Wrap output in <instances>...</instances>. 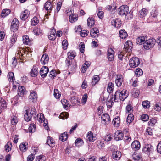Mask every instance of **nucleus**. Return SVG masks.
Returning <instances> with one entry per match:
<instances>
[{"label": "nucleus", "mask_w": 161, "mask_h": 161, "mask_svg": "<svg viewBox=\"0 0 161 161\" xmlns=\"http://www.w3.org/2000/svg\"><path fill=\"white\" fill-rule=\"evenodd\" d=\"M128 92L126 90H123L121 91L119 89L117 90L114 96V101L116 102H119V100L123 101L128 97Z\"/></svg>", "instance_id": "1"}, {"label": "nucleus", "mask_w": 161, "mask_h": 161, "mask_svg": "<svg viewBox=\"0 0 161 161\" xmlns=\"http://www.w3.org/2000/svg\"><path fill=\"white\" fill-rule=\"evenodd\" d=\"M118 14L122 16L125 15V16L129 14L132 15L133 11H129V8L127 5H122L120 6L118 9Z\"/></svg>", "instance_id": "2"}, {"label": "nucleus", "mask_w": 161, "mask_h": 161, "mask_svg": "<svg viewBox=\"0 0 161 161\" xmlns=\"http://www.w3.org/2000/svg\"><path fill=\"white\" fill-rule=\"evenodd\" d=\"M65 63L68 69L73 73L75 72L77 68V62L75 60H70L66 59Z\"/></svg>", "instance_id": "3"}, {"label": "nucleus", "mask_w": 161, "mask_h": 161, "mask_svg": "<svg viewBox=\"0 0 161 161\" xmlns=\"http://www.w3.org/2000/svg\"><path fill=\"white\" fill-rule=\"evenodd\" d=\"M112 156L113 159L116 160H119L121 157V152L117 150L116 147L114 146H112L110 148Z\"/></svg>", "instance_id": "4"}, {"label": "nucleus", "mask_w": 161, "mask_h": 161, "mask_svg": "<svg viewBox=\"0 0 161 161\" xmlns=\"http://www.w3.org/2000/svg\"><path fill=\"white\" fill-rule=\"evenodd\" d=\"M156 43V40L153 37L147 39L146 43L143 45V48L144 49L147 50L150 49L152 48L155 45Z\"/></svg>", "instance_id": "5"}, {"label": "nucleus", "mask_w": 161, "mask_h": 161, "mask_svg": "<svg viewBox=\"0 0 161 161\" xmlns=\"http://www.w3.org/2000/svg\"><path fill=\"white\" fill-rule=\"evenodd\" d=\"M140 63L139 58L137 57H133L129 61V65L131 68H135L137 67Z\"/></svg>", "instance_id": "6"}, {"label": "nucleus", "mask_w": 161, "mask_h": 161, "mask_svg": "<svg viewBox=\"0 0 161 161\" xmlns=\"http://www.w3.org/2000/svg\"><path fill=\"white\" fill-rule=\"evenodd\" d=\"M30 94L28 97L30 101L33 103L37 101L38 96L36 91L31 90L30 92Z\"/></svg>", "instance_id": "7"}, {"label": "nucleus", "mask_w": 161, "mask_h": 161, "mask_svg": "<svg viewBox=\"0 0 161 161\" xmlns=\"http://www.w3.org/2000/svg\"><path fill=\"white\" fill-rule=\"evenodd\" d=\"M19 22L16 18L13 19L11 22L10 29L14 32L17 31L19 27Z\"/></svg>", "instance_id": "8"}, {"label": "nucleus", "mask_w": 161, "mask_h": 161, "mask_svg": "<svg viewBox=\"0 0 161 161\" xmlns=\"http://www.w3.org/2000/svg\"><path fill=\"white\" fill-rule=\"evenodd\" d=\"M153 151V147L150 144H146L142 149V152L148 155H149Z\"/></svg>", "instance_id": "9"}, {"label": "nucleus", "mask_w": 161, "mask_h": 161, "mask_svg": "<svg viewBox=\"0 0 161 161\" xmlns=\"http://www.w3.org/2000/svg\"><path fill=\"white\" fill-rule=\"evenodd\" d=\"M114 137V139L116 141L121 140L123 139L124 133L121 130H117L115 132Z\"/></svg>", "instance_id": "10"}, {"label": "nucleus", "mask_w": 161, "mask_h": 161, "mask_svg": "<svg viewBox=\"0 0 161 161\" xmlns=\"http://www.w3.org/2000/svg\"><path fill=\"white\" fill-rule=\"evenodd\" d=\"M115 77V83L116 86L118 87L121 86L124 80L123 76L121 74H118Z\"/></svg>", "instance_id": "11"}, {"label": "nucleus", "mask_w": 161, "mask_h": 161, "mask_svg": "<svg viewBox=\"0 0 161 161\" xmlns=\"http://www.w3.org/2000/svg\"><path fill=\"white\" fill-rule=\"evenodd\" d=\"M147 37L146 36L142 35L137 37L136 40V42L137 44L139 45H144L147 40Z\"/></svg>", "instance_id": "12"}, {"label": "nucleus", "mask_w": 161, "mask_h": 161, "mask_svg": "<svg viewBox=\"0 0 161 161\" xmlns=\"http://www.w3.org/2000/svg\"><path fill=\"white\" fill-rule=\"evenodd\" d=\"M49 71V69L48 67L43 66L40 70L39 74L42 78H44L47 76Z\"/></svg>", "instance_id": "13"}, {"label": "nucleus", "mask_w": 161, "mask_h": 161, "mask_svg": "<svg viewBox=\"0 0 161 161\" xmlns=\"http://www.w3.org/2000/svg\"><path fill=\"white\" fill-rule=\"evenodd\" d=\"M132 42L130 40L127 41L124 45V50L126 52H129L132 48Z\"/></svg>", "instance_id": "14"}, {"label": "nucleus", "mask_w": 161, "mask_h": 161, "mask_svg": "<svg viewBox=\"0 0 161 161\" xmlns=\"http://www.w3.org/2000/svg\"><path fill=\"white\" fill-rule=\"evenodd\" d=\"M102 120L103 122L105 125H108L111 122L109 115L108 113L103 114L101 116Z\"/></svg>", "instance_id": "15"}, {"label": "nucleus", "mask_w": 161, "mask_h": 161, "mask_svg": "<svg viewBox=\"0 0 161 161\" xmlns=\"http://www.w3.org/2000/svg\"><path fill=\"white\" fill-rule=\"evenodd\" d=\"M112 25L117 28H120L122 25V22L119 18H116L112 20L111 22Z\"/></svg>", "instance_id": "16"}, {"label": "nucleus", "mask_w": 161, "mask_h": 161, "mask_svg": "<svg viewBox=\"0 0 161 161\" xmlns=\"http://www.w3.org/2000/svg\"><path fill=\"white\" fill-rule=\"evenodd\" d=\"M70 101L73 106H79L80 104L79 98L76 96L71 97L70 98Z\"/></svg>", "instance_id": "17"}, {"label": "nucleus", "mask_w": 161, "mask_h": 161, "mask_svg": "<svg viewBox=\"0 0 161 161\" xmlns=\"http://www.w3.org/2000/svg\"><path fill=\"white\" fill-rule=\"evenodd\" d=\"M131 147L135 151L138 150L141 147L140 142L137 140H134L132 143Z\"/></svg>", "instance_id": "18"}, {"label": "nucleus", "mask_w": 161, "mask_h": 161, "mask_svg": "<svg viewBox=\"0 0 161 161\" xmlns=\"http://www.w3.org/2000/svg\"><path fill=\"white\" fill-rule=\"evenodd\" d=\"M49 60V57L47 54L46 53L43 54L40 59L41 64L44 65L48 63Z\"/></svg>", "instance_id": "19"}, {"label": "nucleus", "mask_w": 161, "mask_h": 161, "mask_svg": "<svg viewBox=\"0 0 161 161\" xmlns=\"http://www.w3.org/2000/svg\"><path fill=\"white\" fill-rule=\"evenodd\" d=\"M30 14V11L28 10H25L21 13L20 19L22 20L25 21L28 18Z\"/></svg>", "instance_id": "20"}, {"label": "nucleus", "mask_w": 161, "mask_h": 161, "mask_svg": "<svg viewBox=\"0 0 161 161\" xmlns=\"http://www.w3.org/2000/svg\"><path fill=\"white\" fill-rule=\"evenodd\" d=\"M98 33H99V31L97 28H92L90 31V35L93 38L97 37L98 36Z\"/></svg>", "instance_id": "21"}, {"label": "nucleus", "mask_w": 161, "mask_h": 161, "mask_svg": "<svg viewBox=\"0 0 161 161\" xmlns=\"http://www.w3.org/2000/svg\"><path fill=\"white\" fill-rule=\"evenodd\" d=\"M68 57L66 59L70 60H74V59L76 56V53L74 51L70 50L67 53Z\"/></svg>", "instance_id": "22"}, {"label": "nucleus", "mask_w": 161, "mask_h": 161, "mask_svg": "<svg viewBox=\"0 0 161 161\" xmlns=\"http://www.w3.org/2000/svg\"><path fill=\"white\" fill-rule=\"evenodd\" d=\"M28 147V144L27 142H23L19 145L20 150L23 152H25Z\"/></svg>", "instance_id": "23"}, {"label": "nucleus", "mask_w": 161, "mask_h": 161, "mask_svg": "<svg viewBox=\"0 0 161 161\" xmlns=\"http://www.w3.org/2000/svg\"><path fill=\"white\" fill-rule=\"evenodd\" d=\"M119 33L120 37L123 39H125L128 36L127 32L124 29L120 30Z\"/></svg>", "instance_id": "24"}, {"label": "nucleus", "mask_w": 161, "mask_h": 161, "mask_svg": "<svg viewBox=\"0 0 161 161\" xmlns=\"http://www.w3.org/2000/svg\"><path fill=\"white\" fill-rule=\"evenodd\" d=\"M11 12V10L9 9H3L1 13V16L2 18H5Z\"/></svg>", "instance_id": "25"}, {"label": "nucleus", "mask_w": 161, "mask_h": 161, "mask_svg": "<svg viewBox=\"0 0 161 161\" xmlns=\"http://www.w3.org/2000/svg\"><path fill=\"white\" fill-rule=\"evenodd\" d=\"M53 6L51 2L49 1H47L44 4V8L48 12L49 10L50 11L52 10ZM51 12L50 11L49 12Z\"/></svg>", "instance_id": "26"}, {"label": "nucleus", "mask_w": 161, "mask_h": 161, "mask_svg": "<svg viewBox=\"0 0 161 161\" xmlns=\"http://www.w3.org/2000/svg\"><path fill=\"white\" fill-rule=\"evenodd\" d=\"M78 15L77 14H72L70 15L69 16V21L71 23L76 22L78 19Z\"/></svg>", "instance_id": "27"}, {"label": "nucleus", "mask_w": 161, "mask_h": 161, "mask_svg": "<svg viewBox=\"0 0 161 161\" xmlns=\"http://www.w3.org/2000/svg\"><path fill=\"white\" fill-rule=\"evenodd\" d=\"M87 140L90 142H93L95 140V137L93 136L92 131H89L87 134Z\"/></svg>", "instance_id": "28"}, {"label": "nucleus", "mask_w": 161, "mask_h": 161, "mask_svg": "<svg viewBox=\"0 0 161 161\" xmlns=\"http://www.w3.org/2000/svg\"><path fill=\"white\" fill-rule=\"evenodd\" d=\"M38 74V71L36 66H34L30 72V75L32 77H36Z\"/></svg>", "instance_id": "29"}, {"label": "nucleus", "mask_w": 161, "mask_h": 161, "mask_svg": "<svg viewBox=\"0 0 161 161\" xmlns=\"http://www.w3.org/2000/svg\"><path fill=\"white\" fill-rule=\"evenodd\" d=\"M90 66V63L88 61H86L82 65V66L81 69V72L84 73L86 72L87 69Z\"/></svg>", "instance_id": "30"}, {"label": "nucleus", "mask_w": 161, "mask_h": 161, "mask_svg": "<svg viewBox=\"0 0 161 161\" xmlns=\"http://www.w3.org/2000/svg\"><path fill=\"white\" fill-rule=\"evenodd\" d=\"M25 91L26 90L25 89L24 86H21L18 87V93L20 95V97H23Z\"/></svg>", "instance_id": "31"}, {"label": "nucleus", "mask_w": 161, "mask_h": 161, "mask_svg": "<svg viewBox=\"0 0 161 161\" xmlns=\"http://www.w3.org/2000/svg\"><path fill=\"white\" fill-rule=\"evenodd\" d=\"M132 158L135 161H142V157L141 154L134 152L132 155Z\"/></svg>", "instance_id": "32"}, {"label": "nucleus", "mask_w": 161, "mask_h": 161, "mask_svg": "<svg viewBox=\"0 0 161 161\" xmlns=\"http://www.w3.org/2000/svg\"><path fill=\"white\" fill-rule=\"evenodd\" d=\"M68 137V132H65L61 134L59 136V139L62 142L66 141Z\"/></svg>", "instance_id": "33"}, {"label": "nucleus", "mask_w": 161, "mask_h": 161, "mask_svg": "<svg viewBox=\"0 0 161 161\" xmlns=\"http://www.w3.org/2000/svg\"><path fill=\"white\" fill-rule=\"evenodd\" d=\"M54 142V141L52 137L49 136L47 137L46 143L48 145L52 147H54L55 146Z\"/></svg>", "instance_id": "34"}, {"label": "nucleus", "mask_w": 161, "mask_h": 161, "mask_svg": "<svg viewBox=\"0 0 161 161\" xmlns=\"http://www.w3.org/2000/svg\"><path fill=\"white\" fill-rule=\"evenodd\" d=\"M113 123L114 126L116 127H118L119 126L120 123V117L117 116L115 117L113 120Z\"/></svg>", "instance_id": "35"}, {"label": "nucleus", "mask_w": 161, "mask_h": 161, "mask_svg": "<svg viewBox=\"0 0 161 161\" xmlns=\"http://www.w3.org/2000/svg\"><path fill=\"white\" fill-rule=\"evenodd\" d=\"M24 119L26 121L29 122L31 120L33 117L30 114H29L28 110H25V113L24 115Z\"/></svg>", "instance_id": "36"}, {"label": "nucleus", "mask_w": 161, "mask_h": 161, "mask_svg": "<svg viewBox=\"0 0 161 161\" xmlns=\"http://www.w3.org/2000/svg\"><path fill=\"white\" fill-rule=\"evenodd\" d=\"M114 83L112 82H109L108 83V86L107 88V92L109 93H111L113 91L114 89Z\"/></svg>", "instance_id": "37"}, {"label": "nucleus", "mask_w": 161, "mask_h": 161, "mask_svg": "<svg viewBox=\"0 0 161 161\" xmlns=\"http://www.w3.org/2000/svg\"><path fill=\"white\" fill-rule=\"evenodd\" d=\"M23 41L24 44L28 45L30 44L31 40L29 39L28 36L25 35L23 36Z\"/></svg>", "instance_id": "38"}, {"label": "nucleus", "mask_w": 161, "mask_h": 161, "mask_svg": "<svg viewBox=\"0 0 161 161\" xmlns=\"http://www.w3.org/2000/svg\"><path fill=\"white\" fill-rule=\"evenodd\" d=\"M148 13V10L145 8H143L142 9L139 13L140 17L143 18L145 17Z\"/></svg>", "instance_id": "39"}, {"label": "nucleus", "mask_w": 161, "mask_h": 161, "mask_svg": "<svg viewBox=\"0 0 161 161\" xmlns=\"http://www.w3.org/2000/svg\"><path fill=\"white\" fill-rule=\"evenodd\" d=\"M87 21L88 26L90 27H92L95 24L94 19L93 17H89L87 19Z\"/></svg>", "instance_id": "40"}, {"label": "nucleus", "mask_w": 161, "mask_h": 161, "mask_svg": "<svg viewBox=\"0 0 161 161\" xmlns=\"http://www.w3.org/2000/svg\"><path fill=\"white\" fill-rule=\"evenodd\" d=\"M61 102L63 107L65 109H68L69 107H70L71 106V105L68 102L67 100L66 99H63L61 100Z\"/></svg>", "instance_id": "41"}, {"label": "nucleus", "mask_w": 161, "mask_h": 161, "mask_svg": "<svg viewBox=\"0 0 161 161\" xmlns=\"http://www.w3.org/2000/svg\"><path fill=\"white\" fill-rule=\"evenodd\" d=\"M12 145V143L10 141H8L4 146V149L6 152H8L11 150Z\"/></svg>", "instance_id": "42"}, {"label": "nucleus", "mask_w": 161, "mask_h": 161, "mask_svg": "<svg viewBox=\"0 0 161 161\" xmlns=\"http://www.w3.org/2000/svg\"><path fill=\"white\" fill-rule=\"evenodd\" d=\"M0 103H1V109L3 110L6 108L7 104L4 99L3 98H1Z\"/></svg>", "instance_id": "43"}, {"label": "nucleus", "mask_w": 161, "mask_h": 161, "mask_svg": "<svg viewBox=\"0 0 161 161\" xmlns=\"http://www.w3.org/2000/svg\"><path fill=\"white\" fill-rule=\"evenodd\" d=\"M83 141L80 138L76 139L75 142V145L76 147H80L84 144Z\"/></svg>", "instance_id": "44"}, {"label": "nucleus", "mask_w": 161, "mask_h": 161, "mask_svg": "<svg viewBox=\"0 0 161 161\" xmlns=\"http://www.w3.org/2000/svg\"><path fill=\"white\" fill-rule=\"evenodd\" d=\"M151 15L149 17V18L150 19L152 18H153L154 19L156 18L158 15V12L155 9H153L152 10L151 13Z\"/></svg>", "instance_id": "45"}, {"label": "nucleus", "mask_w": 161, "mask_h": 161, "mask_svg": "<svg viewBox=\"0 0 161 161\" xmlns=\"http://www.w3.org/2000/svg\"><path fill=\"white\" fill-rule=\"evenodd\" d=\"M113 97H110L109 100L107 99V101L106 102L107 107L108 108H111L112 106L114 104V102L113 100Z\"/></svg>", "instance_id": "46"}, {"label": "nucleus", "mask_w": 161, "mask_h": 161, "mask_svg": "<svg viewBox=\"0 0 161 161\" xmlns=\"http://www.w3.org/2000/svg\"><path fill=\"white\" fill-rule=\"evenodd\" d=\"M100 78L98 75H94L93 78L92 79V86H94L100 80Z\"/></svg>", "instance_id": "47"}, {"label": "nucleus", "mask_w": 161, "mask_h": 161, "mask_svg": "<svg viewBox=\"0 0 161 161\" xmlns=\"http://www.w3.org/2000/svg\"><path fill=\"white\" fill-rule=\"evenodd\" d=\"M33 32L34 34L36 36L41 34L42 32V30L37 27L34 28Z\"/></svg>", "instance_id": "48"}, {"label": "nucleus", "mask_w": 161, "mask_h": 161, "mask_svg": "<svg viewBox=\"0 0 161 161\" xmlns=\"http://www.w3.org/2000/svg\"><path fill=\"white\" fill-rule=\"evenodd\" d=\"M57 76L56 71L55 70L53 69L49 72V76L52 79H54Z\"/></svg>", "instance_id": "49"}, {"label": "nucleus", "mask_w": 161, "mask_h": 161, "mask_svg": "<svg viewBox=\"0 0 161 161\" xmlns=\"http://www.w3.org/2000/svg\"><path fill=\"white\" fill-rule=\"evenodd\" d=\"M36 126L34 123H31L29 127V131L31 133H32L35 131Z\"/></svg>", "instance_id": "50"}, {"label": "nucleus", "mask_w": 161, "mask_h": 161, "mask_svg": "<svg viewBox=\"0 0 161 161\" xmlns=\"http://www.w3.org/2000/svg\"><path fill=\"white\" fill-rule=\"evenodd\" d=\"M54 97L57 99H58L60 98L61 96V92H60L59 91L58 89H54Z\"/></svg>", "instance_id": "51"}, {"label": "nucleus", "mask_w": 161, "mask_h": 161, "mask_svg": "<svg viewBox=\"0 0 161 161\" xmlns=\"http://www.w3.org/2000/svg\"><path fill=\"white\" fill-rule=\"evenodd\" d=\"M126 112L128 114L132 113L133 112V108L131 104H128L126 107Z\"/></svg>", "instance_id": "52"}, {"label": "nucleus", "mask_w": 161, "mask_h": 161, "mask_svg": "<svg viewBox=\"0 0 161 161\" xmlns=\"http://www.w3.org/2000/svg\"><path fill=\"white\" fill-rule=\"evenodd\" d=\"M69 115V114L67 112H62L59 116V118L63 119H66L68 118Z\"/></svg>", "instance_id": "53"}, {"label": "nucleus", "mask_w": 161, "mask_h": 161, "mask_svg": "<svg viewBox=\"0 0 161 161\" xmlns=\"http://www.w3.org/2000/svg\"><path fill=\"white\" fill-rule=\"evenodd\" d=\"M8 77L10 80V82H14L15 80V78L13 72H9L8 75Z\"/></svg>", "instance_id": "54"}, {"label": "nucleus", "mask_w": 161, "mask_h": 161, "mask_svg": "<svg viewBox=\"0 0 161 161\" xmlns=\"http://www.w3.org/2000/svg\"><path fill=\"white\" fill-rule=\"evenodd\" d=\"M31 23L32 26L36 25L39 23V20L37 17L34 16L31 20Z\"/></svg>", "instance_id": "55"}, {"label": "nucleus", "mask_w": 161, "mask_h": 161, "mask_svg": "<svg viewBox=\"0 0 161 161\" xmlns=\"http://www.w3.org/2000/svg\"><path fill=\"white\" fill-rule=\"evenodd\" d=\"M135 74L136 77H138L143 74V72L141 69L138 68L135 70Z\"/></svg>", "instance_id": "56"}, {"label": "nucleus", "mask_w": 161, "mask_h": 161, "mask_svg": "<svg viewBox=\"0 0 161 161\" xmlns=\"http://www.w3.org/2000/svg\"><path fill=\"white\" fill-rule=\"evenodd\" d=\"M134 119L133 114L132 113L128 114V115L126 121L128 123H131Z\"/></svg>", "instance_id": "57"}, {"label": "nucleus", "mask_w": 161, "mask_h": 161, "mask_svg": "<svg viewBox=\"0 0 161 161\" xmlns=\"http://www.w3.org/2000/svg\"><path fill=\"white\" fill-rule=\"evenodd\" d=\"M18 122V120L17 117L13 116L11 119V123L13 125H16Z\"/></svg>", "instance_id": "58"}, {"label": "nucleus", "mask_w": 161, "mask_h": 161, "mask_svg": "<svg viewBox=\"0 0 161 161\" xmlns=\"http://www.w3.org/2000/svg\"><path fill=\"white\" fill-rule=\"evenodd\" d=\"M36 116L37 120L39 122L42 123L43 121H44V117L43 114L41 113L40 114H38Z\"/></svg>", "instance_id": "59"}, {"label": "nucleus", "mask_w": 161, "mask_h": 161, "mask_svg": "<svg viewBox=\"0 0 161 161\" xmlns=\"http://www.w3.org/2000/svg\"><path fill=\"white\" fill-rule=\"evenodd\" d=\"M17 37L16 34H13L10 38L11 43L12 44H14L16 41L17 39Z\"/></svg>", "instance_id": "60"}, {"label": "nucleus", "mask_w": 161, "mask_h": 161, "mask_svg": "<svg viewBox=\"0 0 161 161\" xmlns=\"http://www.w3.org/2000/svg\"><path fill=\"white\" fill-rule=\"evenodd\" d=\"M97 146L100 149H103L105 147L104 141L99 140L97 142Z\"/></svg>", "instance_id": "61"}, {"label": "nucleus", "mask_w": 161, "mask_h": 161, "mask_svg": "<svg viewBox=\"0 0 161 161\" xmlns=\"http://www.w3.org/2000/svg\"><path fill=\"white\" fill-rule=\"evenodd\" d=\"M150 102L147 100L143 101L142 103V106L145 108H149L150 107Z\"/></svg>", "instance_id": "62"}, {"label": "nucleus", "mask_w": 161, "mask_h": 161, "mask_svg": "<svg viewBox=\"0 0 161 161\" xmlns=\"http://www.w3.org/2000/svg\"><path fill=\"white\" fill-rule=\"evenodd\" d=\"M154 110L157 111L159 112L161 109V103H156L154 107Z\"/></svg>", "instance_id": "63"}, {"label": "nucleus", "mask_w": 161, "mask_h": 161, "mask_svg": "<svg viewBox=\"0 0 161 161\" xmlns=\"http://www.w3.org/2000/svg\"><path fill=\"white\" fill-rule=\"evenodd\" d=\"M46 157L43 155H39L37 156L36 158V161H45Z\"/></svg>", "instance_id": "64"}]
</instances>
